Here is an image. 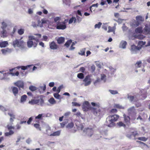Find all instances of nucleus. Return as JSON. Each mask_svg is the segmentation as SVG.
Masks as SVG:
<instances>
[{"instance_id": "27", "label": "nucleus", "mask_w": 150, "mask_h": 150, "mask_svg": "<svg viewBox=\"0 0 150 150\" xmlns=\"http://www.w3.org/2000/svg\"><path fill=\"white\" fill-rule=\"evenodd\" d=\"M136 19L137 22L143 21H144V19L141 16H139L136 17Z\"/></svg>"}, {"instance_id": "47", "label": "nucleus", "mask_w": 150, "mask_h": 150, "mask_svg": "<svg viewBox=\"0 0 150 150\" xmlns=\"http://www.w3.org/2000/svg\"><path fill=\"white\" fill-rule=\"evenodd\" d=\"M138 140L145 141L147 140V139L145 137H139L137 138Z\"/></svg>"}, {"instance_id": "40", "label": "nucleus", "mask_w": 150, "mask_h": 150, "mask_svg": "<svg viewBox=\"0 0 150 150\" xmlns=\"http://www.w3.org/2000/svg\"><path fill=\"white\" fill-rule=\"evenodd\" d=\"M29 103L32 104H36L38 103V100H32L30 101H29Z\"/></svg>"}, {"instance_id": "18", "label": "nucleus", "mask_w": 150, "mask_h": 150, "mask_svg": "<svg viewBox=\"0 0 150 150\" xmlns=\"http://www.w3.org/2000/svg\"><path fill=\"white\" fill-rule=\"evenodd\" d=\"M42 23L40 22L39 23L38 22V26H39L40 27H42V24L44 23H47L48 22V21L46 20L45 18L42 19L41 20Z\"/></svg>"}, {"instance_id": "50", "label": "nucleus", "mask_w": 150, "mask_h": 150, "mask_svg": "<svg viewBox=\"0 0 150 150\" xmlns=\"http://www.w3.org/2000/svg\"><path fill=\"white\" fill-rule=\"evenodd\" d=\"M14 132H6L5 133V135L6 136H8L12 135L13 134Z\"/></svg>"}, {"instance_id": "33", "label": "nucleus", "mask_w": 150, "mask_h": 150, "mask_svg": "<svg viewBox=\"0 0 150 150\" xmlns=\"http://www.w3.org/2000/svg\"><path fill=\"white\" fill-rule=\"evenodd\" d=\"M117 124L119 127H123L124 128H125L126 126L121 121L118 122L117 123Z\"/></svg>"}, {"instance_id": "42", "label": "nucleus", "mask_w": 150, "mask_h": 150, "mask_svg": "<svg viewBox=\"0 0 150 150\" xmlns=\"http://www.w3.org/2000/svg\"><path fill=\"white\" fill-rule=\"evenodd\" d=\"M4 71H0V79L1 80H3L4 79Z\"/></svg>"}, {"instance_id": "59", "label": "nucleus", "mask_w": 150, "mask_h": 150, "mask_svg": "<svg viewBox=\"0 0 150 150\" xmlns=\"http://www.w3.org/2000/svg\"><path fill=\"white\" fill-rule=\"evenodd\" d=\"M106 3V0H101V2L100 3V4L101 6H103L104 4H105Z\"/></svg>"}, {"instance_id": "23", "label": "nucleus", "mask_w": 150, "mask_h": 150, "mask_svg": "<svg viewBox=\"0 0 150 150\" xmlns=\"http://www.w3.org/2000/svg\"><path fill=\"white\" fill-rule=\"evenodd\" d=\"M64 39L63 37H61L57 39L58 43L61 44L64 41Z\"/></svg>"}, {"instance_id": "3", "label": "nucleus", "mask_w": 150, "mask_h": 150, "mask_svg": "<svg viewBox=\"0 0 150 150\" xmlns=\"http://www.w3.org/2000/svg\"><path fill=\"white\" fill-rule=\"evenodd\" d=\"M119 116L116 115L108 116L106 118L105 125L109 127L113 126L115 124L114 122L117 120Z\"/></svg>"}, {"instance_id": "22", "label": "nucleus", "mask_w": 150, "mask_h": 150, "mask_svg": "<svg viewBox=\"0 0 150 150\" xmlns=\"http://www.w3.org/2000/svg\"><path fill=\"white\" fill-rule=\"evenodd\" d=\"M50 103L52 105H54L56 103V101L53 98H51L48 100Z\"/></svg>"}, {"instance_id": "25", "label": "nucleus", "mask_w": 150, "mask_h": 150, "mask_svg": "<svg viewBox=\"0 0 150 150\" xmlns=\"http://www.w3.org/2000/svg\"><path fill=\"white\" fill-rule=\"evenodd\" d=\"M142 29V28L141 27H138L136 29L135 32L137 33H141L143 31Z\"/></svg>"}, {"instance_id": "63", "label": "nucleus", "mask_w": 150, "mask_h": 150, "mask_svg": "<svg viewBox=\"0 0 150 150\" xmlns=\"http://www.w3.org/2000/svg\"><path fill=\"white\" fill-rule=\"evenodd\" d=\"M45 116V115L44 114H40L38 115V119L41 118L42 117Z\"/></svg>"}, {"instance_id": "62", "label": "nucleus", "mask_w": 150, "mask_h": 150, "mask_svg": "<svg viewBox=\"0 0 150 150\" xmlns=\"http://www.w3.org/2000/svg\"><path fill=\"white\" fill-rule=\"evenodd\" d=\"M101 81V79H98L96 81H95V82H94V84L95 85L97 83L100 82Z\"/></svg>"}, {"instance_id": "60", "label": "nucleus", "mask_w": 150, "mask_h": 150, "mask_svg": "<svg viewBox=\"0 0 150 150\" xmlns=\"http://www.w3.org/2000/svg\"><path fill=\"white\" fill-rule=\"evenodd\" d=\"M60 17H56L54 18V21L55 22H57L60 19Z\"/></svg>"}, {"instance_id": "6", "label": "nucleus", "mask_w": 150, "mask_h": 150, "mask_svg": "<svg viewBox=\"0 0 150 150\" xmlns=\"http://www.w3.org/2000/svg\"><path fill=\"white\" fill-rule=\"evenodd\" d=\"M91 82L92 80L91 78V76L89 75H87L83 79V84L85 86H87L91 84Z\"/></svg>"}, {"instance_id": "20", "label": "nucleus", "mask_w": 150, "mask_h": 150, "mask_svg": "<svg viewBox=\"0 0 150 150\" xmlns=\"http://www.w3.org/2000/svg\"><path fill=\"white\" fill-rule=\"evenodd\" d=\"M8 114L11 117L10 119V122H12L14 121L13 119L15 118V115L13 113H8Z\"/></svg>"}, {"instance_id": "12", "label": "nucleus", "mask_w": 150, "mask_h": 150, "mask_svg": "<svg viewBox=\"0 0 150 150\" xmlns=\"http://www.w3.org/2000/svg\"><path fill=\"white\" fill-rule=\"evenodd\" d=\"M123 117L124 119V121L126 124L128 125H129L130 124V118L129 116H127L126 115L124 114L123 115Z\"/></svg>"}, {"instance_id": "46", "label": "nucleus", "mask_w": 150, "mask_h": 150, "mask_svg": "<svg viewBox=\"0 0 150 150\" xmlns=\"http://www.w3.org/2000/svg\"><path fill=\"white\" fill-rule=\"evenodd\" d=\"M54 96L55 98L57 99H59L60 96V95L57 93H54Z\"/></svg>"}, {"instance_id": "35", "label": "nucleus", "mask_w": 150, "mask_h": 150, "mask_svg": "<svg viewBox=\"0 0 150 150\" xmlns=\"http://www.w3.org/2000/svg\"><path fill=\"white\" fill-rule=\"evenodd\" d=\"M72 43V40H71L68 41L64 44L65 46L67 47H68Z\"/></svg>"}, {"instance_id": "24", "label": "nucleus", "mask_w": 150, "mask_h": 150, "mask_svg": "<svg viewBox=\"0 0 150 150\" xmlns=\"http://www.w3.org/2000/svg\"><path fill=\"white\" fill-rule=\"evenodd\" d=\"M76 19L75 17H73L71 18L69 20V24H71L73 22L74 23H76Z\"/></svg>"}, {"instance_id": "10", "label": "nucleus", "mask_w": 150, "mask_h": 150, "mask_svg": "<svg viewBox=\"0 0 150 150\" xmlns=\"http://www.w3.org/2000/svg\"><path fill=\"white\" fill-rule=\"evenodd\" d=\"M128 112L129 114L131 116L134 115L136 114L135 108L134 106L128 108Z\"/></svg>"}, {"instance_id": "43", "label": "nucleus", "mask_w": 150, "mask_h": 150, "mask_svg": "<svg viewBox=\"0 0 150 150\" xmlns=\"http://www.w3.org/2000/svg\"><path fill=\"white\" fill-rule=\"evenodd\" d=\"M114 107L115 108H116L119 109H123V107L121 105H120L118 104H115L114 105Z\"/></svg>"}, {"instance_id": "2", "label": "nucleus", "mask_w": 150, "mask_h": 150, "mask_svg": "<svg viewBox=\"0 0 150 150\" xmlns=\"http://www.w3.org/2000/svg\"><path fill=\"white\" fill-rule=\"evenodd\" d=\"M29 68L30 70L32 69V71H34L35 69L37 68L36 67L33 66L32 65H27L25 66H18L10 69L8 71L9 73L8 74L12 76H18L19 74V73L18 71H16V69H19L20 68H21L23 70H25Z\"/></svg>"}, {"instance_id": "1", "label": "nucleus", "mask_w": 150, "mask_h": 150, "mask_svg": "<svg viewBox=\"0 0 150 150\" xmlns=\"http://www.w3.org/2000/svg\"><path fill=\"white\" fill-rule=\"evenodd\" d=\"M91 105L92 106H90L88 102L85 101L83 104L82 108L83 110L86 111L88 110H90L95 115L98 117L100 114L99 103L91 102Z\"/></svg>"}, {"instance_id": "61", "label": "nucleus", "mask_w": 150, "mask_h": 150, "mask_svg": "<svg viewBox=\"0 0 150 150\" xmlns=\"http://www.w3.org/2000/svg\"><path fill=\"white\" fill-rule=\"evenodd\" d=\"M85 130L87 131H93V130H94L92 128L88 127V128H85V130H84V131Z\"/></svg>"}, {"instance_id": "26", "label": "nucleus", "mask_w": 150, "mask_h": 150, "mask_svg": "<svg viewBox=\"0 0 150 150\" xmlns=\"http://www.w3.org/2000/svg\"><path fill=\"white\" fill-rule=\"evenodd\" d=\"M27 98V96L25 95H24L22 96L21 99V102H25L26 99Z\"/></svg>"}, {"instance_id": "16", "label": "nucleus", "mask_w": 150, "mask_h": 150, "mask_svg": "<svg viewBox=\"0 0 150 150\" xmlns=\"http://www.w3.org/2000/svg\"><path fill=\"white\" fill-rule=\"evenodd\" d=\"M127 43L125 41H122L120 43L119 47L122 49H125L126 48V46Z\"/></svg>"}, {"instance_id": "44", "label": "nucleus", "mask_w": 150, "mask_h": 150, "mask_svg": "<svg viewBox=\"0 0 150 150\" xmlns=\"http://www.w3.org/2000/svg\"><path fill=\"white\" fill-rule=\"evenodd\" d=\"M29 88L32 91H34L37 89L34 86H31L29 87Z\"/></svg>"}, {"instance_id": "5", "label": "nucleus", "mask_w": 150, "mask_h": 150, "mask_svg": "<svg viewBox=\"0 0 150 150\" xmlns=\"http://www.w3.org/2000/svg\"><path fill=\"white\" fill-rule=\"evenodd\" d=\"M145 42L140 41L139 42L138 45L137 47H136L135 45L132 46L131 49V51L132 52V53H135L137 50H139L141 49L142 46L145 45Z\"/></svg>"}, {"instance_id": "64", "label": "nucleus", "mask_w": 150, "mask_h": 150, "mask_svg": "<svg viewBox=\"0 0 150 150\" xmlns=\"http://www.w3.org/2000/svg\"><path fill=\"white\" fill-rule=\"evenodd\" d=\"M110 112L112 113H115L117 112V110L115 109H113L111 110Z\"/></svg>"}, {"instance_id": "28", "label": "nucleus", "mask_w": 150, "mask_h": 150, "mask_svg": "<svg viewBox=\"0 0 150 150\" xmlns=\"http://www.w3.org/2000/svg\"><path fill=\"white\" fill-rule=\"evenodd\" d=\"M100 79L102 81H103L104 82H105L106 80V75L104 74H101Z\"/></svg>"}, {"instance_id": "14", "label": "nucleus", "mask_w": 150, "mask_h": 150, "mask_svg": "<svg viewBox=\"0 0 150 150\" xmlns=\"http://www.w3.org/2000/svg\"><path fill=\"white\" fill-rule=\"evenodd\" d=\"M57 46L54 42H52L50 44V47L52 50H56L57 48Z\"/></svg>"}, {"instance_id": "53", "label": "nucleus", "mask_w": 150, "mask_h": 150, "mask_svg": "<svg viewBox=\"0 0 150 150\" xmlns=\"http://www.w3.org/2000/svg\"><path fill=\"white\" fill-rule=\"evenodd\" d=\"M15 127V130L20 129L21 128V126L19 124H17Z\"/></svg>"}, {"instance_id": "7", "label": "nucleus", "mask_w": 150, "mask_h": 150, "mask_svg": "<svg viewBox=\"0 0 150 150\" xmlns=\"http://www.w3.org/2000/svg\"><path fill=\"white\" fill-rule=\"evenodd\" d=\"M24 42L22 40L16 39L13 42V45L14 47H23L24 45Z\"/></svg>"}, {"instance_id": "45", "label": "nucleus", "mask_w": 150, "mask_h": 150, "mask_svg": "<svg viewBox=\"0 0 150 150\" xmlns=\"http://www.w3.org/2000/svg\"><path fill=\"white\" fill-rule=\"evenodd\" d=\"M60 132H54L52 134H51L50 135L51 136H58L60 134Z\"/></svg>"}, {"instance_id": "58", "label": "nucleus", "mask_w": 150, "mask_h": 150, "mask_svg": "<svg viewBox=\"0 0 150 150\" xmlns=\"http://www.w3.org/2000/svg\"><path fill=\"white\" fill-rule=\"evenodd\" d=\"M108 33H110V32H114L112 27H111L110 26H108Z\"/></svg>"}, {"instance_id": "55", "label": "nucleus", "mask_w": 150, "mask_h": 150, "mask_svg": "<svg viewBox=\"0 0 150 150\" xmlns=\"http://www.w3.org/2000/svg\"><path fill=\"white\" fill-rule=\"evenodd\" d=\"M109 69L110 71L111 72H113L115 70V69L112 67H109Z\"/></svg>"}, {"instance_id": "29", "label": "nucleus", "mask_w": 150, "mask_h": 150, "mask_svg": "<svg viewBox=\"0 0 150 150\" xmlns=\"http://www.w3.org/2000/svg\"><path fill=\"white\" fill-rule=\"evenodd\" d=\"M44 103V100L42 98H40L38 100V105L42 106Z\"/></svg>"}, {"instance_id": "17", "label": "nucleus", "mask_w": 150, "mask_h": 150, "mask_svg": "<svg viewBox=\"0 0 150 150\" xmlns=\"http://www.w3.org/2000/svg\"><path fill=\"white\" fill-rule=\"evenodd\" d=\"M46 88V86L45 84H44V86H40L39 88V90L40 93H43Z\"/></svg>"}, {"instance_id": "49", "label": "nucleus", "mask_w": 150, "mask_h": 150, "mask_svg": "<svg viewBox=\"0 0 150 150\" xmlns=\"http://www.w3.org/2000/svg\"><path fill=\"white\" fill-rule=\"evenodd\" d=\"M16 27L13 28V31L11 34V35L12 36H13V35H14L16 31Z\"/></svg>"}, {"instance_id": "41", "label": "nucleus", "mask_w": 150, "mask_h": 150, "mask_svg": "<svg viewBox=\"0 0 150 150\" xmlns=\"http://www.w3.org/2000/svg\"><path fill=\"white\" fill-rule=\"evenodd\" d=\"M8 73H9L8 72H7L6 73H4V76L3 77L4 78V79H9V78H8V76L10 75V74H9Z\"/></svg>"}, {"instance_id": "38", "label": "nucleus", "mask_w": 150, "mask_h": 150, "mask_svg": "<svg viewBox=\"0 0 150 150\" xmlns=\"http://www.w3.org/2000/svg\"><path fill=\"white\" fill-rule=\"evenodd\" d=\"M110 92L112 95H115L118 94V92L116 90H109Z\"/></svg>"}, {"instance_id": "54", "label": "nucleus", "mask_w": 150, "mask_h": 150, "mask_svg": "<svg viewBox=\"0 0 150 150\" xmlns=\"http://www.w3.org/2000/svg\"><path fill=\"white\" fill-rule=\"evenodd\" d=\"M98 6V3H96L95 4H93L90 7V8L91 10V8L93 7H95L96 8H97Z\"/></svg>"}, {"instance_id": "30", "label": "nucleus", "mask_w": 150, "mask_h": 150, "mask_svg": "<svg viewBox=\"0 0 150 150\" xmlns=\"http://www.w3.org/2000/svg\"><path fill=\"white\" fill-rule=\"evenodd\" d=\"M2 33V36H1V37L5 38L7 36V33L6 30L3 29Z\"/></svg>"}, {"instance_id": "52", "label": "nucleus", "mask_w": 150, "mask_h": 150, "mask_svg": "<svg viewBox=\"0 0 150 150\" xmlns=\"http://www.w3.org/2000/svg\"><path fill=\"white\" fill-rule=\"evenodd\" d=\"M71 114L70 112H68L65 113L64 115V116L65 117H69Z\"/></svg>"}, {"instance_id": "9", "label": "nucleus", "mask_w": 150, "mask_h": 150, "mask_svg": "<svg viewBox=\"0 0 150 150\" xmlns=\"http://www.w3.org/2000/svg\"><path fill=\"white\" fill-rule=\"evenodd\" d=\"M13 84L15 86L18 87L19 90H20L21 88L23 89L24 88V83L23 81L22 80H18L14 83Z\"/></svg>"}, {"instance_id": "19", "label": "nucleus", "mask_w": 150, "mask_h": 150, "mask_svg": "<svg viewBox=\"0 0 150 150\" xmlns=\"http://www.w3.org/2000/svg\"><path fill=\"white\" fill-rule=\"evenodd\" d=\"M8 45V42L7 41H4L0 42V47L1 48L5 47Z\"/></svg>"}, {"instance_id": "13", "label": "nucleus", "mask_w": 150, "mask_h": 150, "mask_svg": "<svg viewBox=\"0 0 150 150\" xmlns=\"http://www.w3.org/2000/svg\"><path fill=\"white\" fill-rule=\"evenodd\" d=\"M13 124V122H11V124H8L6 126V128L9 131H12L13 130H15V127L12 125Z\"/></svg>"}, {"instance_id": "8", "label": "nucleus", "mask_w": 150, "mask_h": 150, "mask_svg": "<svg viewBox=\"0 0 150 150\" xmlns=\"http://www.w3.org/2000/svg\"><path fill=\"white\" fill-rule=\"evenodd\" d=\"M65 20L64 22H58L57 24L56 28L57 29L64 30L66 28L65 24Z\"/></svg>"}, {"instance_id": "57", "label": "nucleus", "mask_w": 150, "mask_h": 150, "mask_svg": "<svg viewBox=\"0 0 150 150\" xmlns=\"http://www.w3.org/2000/svg\"><path fill=\"white\" fill-rule=\"evenodd\" d=\"M72 105L74 106H80V105L76 102H72Z\"/></svg>"}, {"instance_id": "15", "label": "nucleus", "mask_w": 150, "mask_h": 150, "mask_svg": "<svg viewBox=\"0 0 150 150\" xmlns=\"http://www.w3.org/2000/svg\"><path fill=\"white\" fill-rule=\"evenodd\" d=\"M11 89L14 95L16 96L18 92V88L16 87L12 86L11 87Z\"/></svg>"}, {"instance_id": "37", "label": "nucleus", "mask_w": 150, "mask_h": 150, "mask_svg": "<svg viewBox=\"0 0 150 150\" xmlns=\"http://www.w3.org/2000/svg\"><path fill=\"white\" fill-rule=\"evenodd\" d=\"M102 25V23L100 22H99L98 24H96L94 26V28H98L99 29L101 27Z\"/></svg>"}, {"instance_id": "32", "label": "nucleus", "mask_w": 150, "mask_h": 150, "mask_svg": "<svg viewBox=\"0 0 150 150\" xmlns=\"http://www.w3.org/2000/svg\"><path fill=\"white\" fill-rule=\"evenodd\" d=\"M86 50L85 48H83L81 49L79 52V54L81 55H84L85 54V51Z\"/></svg>"}, {"instance_id": "36", "label": "nucleus", "mask_w": 150, "mask_h": 150, "mask_svg": "<svg viewBox=\"0 0 150 150\" xmlns=\"http://www.w3.org/2000/svg\"><path fill=\"white\" fill-rule=\"evenodd\" d=\"M24 30L23 29L18 30V33L19 35H22L24 33Z\"/></svg>"}, {"instance_id": "21", "label": "nucleus", "mask_w": 150, "mask_h": 150, "mask_svg": "<svg viewBox=\"0 0 150 150\" xmlns=\"http://www.w3.org/2000/svg\"><path fill=\"white\" fill-rule=\"evenodd\" d=\"M142 63L141 61H139L137 62L135 64V67L136 68H139L141 67L142 65Z\"/></svg>"}, {"instance_id": "48", "label": "nucleus", "mask_w": 150, "mask_h": 150, "mask_svg": "<svg viewBox=\"0 0 150 150\" xmlns=\"http://www.w3.org/2000/svg\"><path fill=\"white\" fill-rule=\"evenodd\" d=\"M2 26L1 28L2 29H4L5 28H6L7 27V25L6 23L4 22H3L1 23Z\"/></svg>"}, {"instance_id": "31", "label": "nucleus", "mask_w": 150, "mask_h": 150, "mask_svg": "<svg viewBox=\"0 0 150 150\" xmlns=\"http://www.w3.org/2000/svg\"><path fill=\"white\" fill-rule=\"evenodd\" d=\"M135 38L139 39H143L145 38V36L143 35L139 34V35H136L135 36Z\"/></svg>"}, {"instance_id": "51", "label": "nucleus", "mask_w": 150, "mask_h": 150, "mask_svg": "<svg viewBox=\"0 0 150 150\" xmlns=\"http://www.w3.org/2000/svg\"><path fill=\"white\" fill-rule=\"evenodd\" d=\"M33 117H32L29 118L27 122V123L28 125H29L30 124L32 121L33 120Z\"/></svg>"}, {"instance_id": "39", "label": "nucleus", "mask_w": 150, "mask_h": 150, "mask_svg": "<svg viewBox=\"0 0 150 150\" xmlns=\"http://www.w3.org/2000/svg\"><path fill=\"white\" fill-rule=\"evenodd\" d=\"M83 74L82 73H80L78 74L77 77L79 79H83L84 77Z\"/></svg>"}, {"instance_id": "56", "label": "nucleus", "mask_w": 150, "mask_h": 150, "mask_svg": "<svg viewBox=\"0 0 150 150\" xmlns=\"http://www.w3.org/2000/svg\"><path fill=\"white\" fill-rule=\"evenodd\" d=\"M63 88L62 86H60L59 87H58L57 90V91L59 93L61 91V90Z\"/></svg>"}, {"instance_id": "4", "label": "nucleus", "mask_w": 150, "mask_h": 150, "mask_svg": "<svg viewBox=\"0 0 150 150\" xmlns=\"http://www.w3.org/2000/svg\"><path fill=\"white\" fill-rule=\"evenodd\" d=\"M29 40L27 42L28 46L29 47H31L33 46L36 47L38 42L37 37H35L33 36L28 37Z\"/></svg>"}, {"instance_id": "11", "label": "nucleus", "mask_w": 150, "mask_h": 150, "mask_svg": "<svg viewBox=\"0 0 150 150\" xmlns=\"http://www.w3.org/2000/svg\"><path fill=\"white\" fill-rule=\"evenodd\" d=\"M127 98L131 102H137L138 100V97L135 95L134 96H128Z\"/></svg>"}, {"instance_id": "34", "label": "nucleus", "mask_w": 150, "mask_h": 150, "mask_svg": "<svg viewBox=\"0 0 150 150\" xmlns=\"http://www.w3.org/2000/svg\"><path fill=\"white\" fill-rule=\"evenodd\" d=\"M74 123L72 122H71L67 125L66 127L67 128H71L74 127Z\"/></svg>"}]
</instances>
